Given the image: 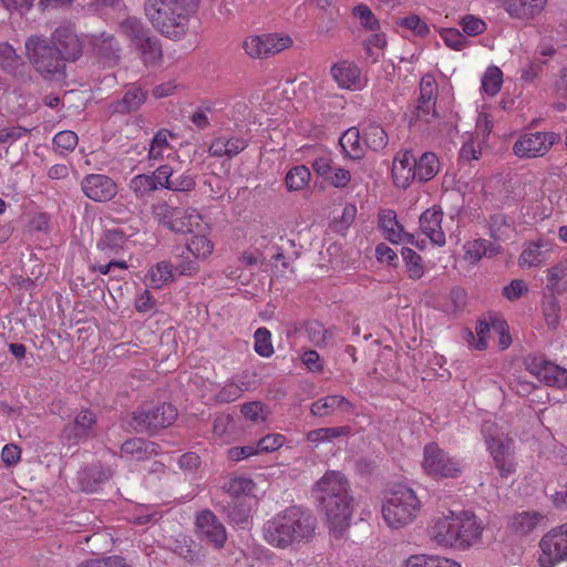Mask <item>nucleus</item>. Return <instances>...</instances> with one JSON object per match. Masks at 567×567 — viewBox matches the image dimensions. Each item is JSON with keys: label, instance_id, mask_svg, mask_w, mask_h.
<instances>
[{"label": "nucleus", "instance_id": "f257e3e1", "mask_svg": "<svg viewBox=\"0 0 567 567\" xmlns=\"http://www.w3.org/2000/svg\"><path fill=\"white\" fill-rule=\"evenodd\" d=\"M315 497L327 517L330 530L342 534L349 526L352 516V497L349 483L338 471H328L313 487Z\"/></svg>", "mask_w": 567, "mask_h": 567}, {"label": "nucleus", "instance_id": "f03ea898", "mask_svg": "<svg viewBox=\"0 0 567 567\" xmlns=\"http://www.w3.org/2000/svg\"><path fill=\"white\" fill-rule=\"evenodd\" d=\"M316 529L315 518L300 507H289L264 526L265 540L277 548H287L296 543L310 539Z\"/></svg>", "mask_w": 567, "mask_h": 567}, {"label": "nucleus", "instance_id": "7ed1b4c3", "mask_svg": "<svg viewBox=\"0 0 567 567\" xmlns=\"http://www.w3.org/2000/svg\"><path fill=\"white\" fill-rule=\"evenodd\" d=\"M193 0H146L145 14L163 35L177 40L185 35Z\"/></svg>", "mask_w": 567, "mask_h": 567}, {"label": "nucleus", "instance_id": "20e7f679", "mask_svg": "<svg viewBox=\"0 0 567 567\" xmlns=\"http://www.w3.org/2000/svg\"><path fill=\"white\" fill-rule=\"evenodd\" d=\"M481 433L499 476L507 478L513 475L517 465L514 440L492 421L483 422Z\"/></svg>", "mask_w": 567, "mask_h": 567}, {"label": "nucleus", "instance_id": "39448f33", "mask_svg": "<svg viewBox=\"0 0 567 567\" xmlns=\"http://www.w3.org/2000/svg\"><path fill=\"white\" fill-rule=\"evenodd\" d=\"M158 221L176 234L193 235L203 230H213L206 216L195 207H175L167 203L154 207Z\"/></svg>", "mask_w": 567, "mask_h": 567}, {"label": "nucleus", "instance_id": "423d86ee", "mask_svg": "<svg viewBox=\"0 0 567 567\" xmlns=\"http://www.w3.org/2000/svg\"><path fill=\"white\" fill-rule=\"evenodd\" d=\"M25 50L30 62L43 78L52 79L63 74L65 61L49 40L30 37L25 41Z\"/></svg>", "mask_w": 567, "mask_h": 567}, {"label": "nucleus", "instance_id": "0eeeda50", "mask_svg": "<svg viewBox=\"0 0 567 567\" xmlns=\"http://www.w3.org/2000/svg\"><path fill=\"white\" fill-rule=\"evenodd\" d=\"M128 248V236L121 229H107L103 233L97 240L96 249L101 258L107 259L106 264H94L93 270L101 275L110 274L114 268L126 270L128 265L125 260L116 259L117 256L123 255Z\"/></svg>", "mask_w": 567, "mask_h": 567}, {"label": "nucleus", "instance_id": "6e6552de", "mask_svg": "<svg viewBox=\"0 0 567 567\" xmlns=\"http://www.w3.org/2000/svg\"><path fill=\"white\" fill-rule=\"evenodd\" d=\"M177 417V410L172 404L155 406L143 404L133 412L131 426L137 431H154L169 426Z\"/></svg>", "mask_w": 567, "mask_h": 567}, {"label": "nucleus", "instance_id": "1a4fd4ad", "mask_svg": "<svg viewBox=\"0 0 567 567\" xmlns=\"http://www.w3.org/2000/svg\"><path fill=\"white\" fill-rule=\"evenodd\" d=\"M422 467L430 476L440 478H455L462 473L461 462L450 456L435 442L424 446Z\"/></svg>", "mask_w": 567, "mask_h": 567}, {"label": "nucleus", "instance_id": "9d476101", "mask_svg": "<svg viewBox=\"0 0 567 567\" xmlns=\"http://www.w3.org/2000/svg\"><path fill=\"white\" fill-rule=\"evenodd\" d=\"M421 509L415 492L404 484L392 487V529L411 524Z\"/></svg>", "mask_w": 567, "mask_h": 567}, {"label": "nucleus", "instance_id": "9b49d317", "mask_svg": "<svg viewBox=\"0 0 567 567\" xmlns=\"http://www.w3.org/2000/svg\"><path fill=\"white\" fill-rule=\"evenodd\" d=\"M213 230H203L186 239V250L193 259L184 260L178 265L176 271L181 276H194L199 271V262L206 261L210 258L215 249V243L212 238Z\"/></svg>", "mask_w": 567, "mask_h": 567}, {"label": "nucleus", "instance_id": "f8f14e48", "mask_svg": "<svg viewBox=\"0 0 567 567\" xmlns=\"http://www.w3.org/2000/svg\"><path fill=\"white\" fill-rule=\"evenodd\" d=\"M292 43V39L285 33L250 34L245 38L243 48L251 59H264L280 53Z\"/></svg>", "mask_w": 567, "mask_h": 567}, {"label": "nucleus", "instance_id": "ddd939ff", "mask_svg": "<svg viewBox=\"0 0 567 567\" xmlns=\"http://www.w3.org/2000/svg\"><path fill=\"white\" fill-rule=\"evenodd\" d=\"M558 141L559 136L553 132H528L519 135L513 152L520 159L543 157Z\"/></svg>", "mask_w": 567, "mask_h": 567}, {"label": "nucleus", "instance_id": "4468645a", "mask_svg": "<svg viewBox=\"0 0 567 567\" xmlns=\"http://www.w3.org/2000/svg\"><path fill=\"white\" fill-rule=\"evenodd\" d=\"M538 563L540 567H555L567 559V523L553 528L545 534L540 542Z\"/></svg>", "mask_w": 567, "mask_h": 567}, {"label": "nucleus", "instance_id": "2eb2a0df", "mask_svg": "<svg viewBox=\"0 0 567 567\" xmlns=\"http://www.w3.org/2000/svg\"><path fill=\"white\" fill-rule=\"evenodd\" d=\"M455 525L456 549L466 550L480 543L484 526L474 513L468 511L456 513Z\"/></svg>", "mask_w": 567, "mask_h": 567}, {"label": "nucleus", "instance_id": "dca6fc26", "mask_svg": "<svg viewBox=\"0 0 567 567\" xmlns=\"http://www.w3.org/2000/svg\"><path fill=\"white\" fill-rule=\"evenodd\" d=\"M526 368L546 385L567 389V370L546 360L544 357H528L526 359Z\"/></svg>", "mask_w": 567, "mask_h": 567}, {"label": "nucleus", "instance_id": "f3484780", "mask_svg": "<svg viewBox=\"0 0 567 567\" xmlns=\"http://www.w3.org/2000/svg\"><path fill=\"white\" fill-rule=\"evenodd\" d=\"M199 537L216 548L224 547L227 540L226 528L217 516L209 509L199 512L195 520Z\"/></svg>", "mask_w": 567, "mask_h": 567}, {"label": "nucleus", "instance_id": "a211bd4d", "mask_svg": "<svg viewBox=\"0 0 567 567\" xmlns=\"http://www.w3.org/2000/svg\"><path fill=\"white\" fill-rule=\"evenodd\" d=\"M330 72L338 86L343 90L361 91L368 84V79L361 69L348 60L336 62Z\"/></svg>", "mask_w": 567, "mask_h": 567}, {"label": "nucleus", "instance_id": "6ab92c4d", "mask_svg": "<svg viewBox=\"0 0 567 567\" xmlns=\"http://www.w3.org/2000/svg\"><path fill=\"white\" fill-rule=\"evenodd\" d=\"M84 195L94 202H109L117 194L116 183L103 174H89L81 182Z\"/></svg>", "mask_w": 567, "mask_h": 567}, {"label": "nucleus", "instance_id": "aec40b11", "mask_svg": "<svg viewBox=\"0 0 567 567\" xmlns=\"http://www.w3.org/2000/svg\"><path fill=\"white\" fill-rule=\"evenodd\" d=\"M455 520L456 513L454 512L434 517L427 527V534L431 540L439 546L456 549L457 534H455Z\"/></svg>", "mask_w": 567, "mask_h": 567}, {"label": "nucleus", "instance_id": "412c9836", "mask_svg": "<svg viewBox=\"0 0 567 567\" xmlns=\"http://www.w3.org/2000/svg\"><path fill=\"white\" fill-rule=\"evenodd\" d=\"M52 43L64 61H75L82 53V44L71 27H59L52 34Z\"/></svg>", "mask_w": 567, "mask_h": 567}, {"label": "nucleus", "instance_id": "4be33fe9", "mask_svg": "<svg viewBox=\"0 0 567 567\" xmlns=\"http://www.w3.org/2000/svg\"><path fill=\"white\" fill-rule=\"evenodd\" d=\"M517 20L528 21L537 17L545 8L547 0H489Z\"/></svg>", "mask_w": 567, "mask_h": 567}, {"label": "nucleus", "instance_id": "5701e85b", "mask_svg": "<svg viewBox=\"0 0 567 567\" xmlns=\"http://www.w3.org/2000/svg\"><path fill=\"white\" fill-rule=\"evenodd\" d=\"M147 99V91L140 83H131L125 86L122 99L113 101L109 105L111 113L128 114L140 110Z\"/></svg>", "mask_w": 567, "mask_h": 567}, {"label": "nucleus", "instance_id": "b1692460", "mask_svg": "<svg viewBox=\"0 0 567 567\" xmlns=\"http://www.w3.org/2000/svg\"><path fill=\"white\" fill-rule=\"evenodd\" d=\"M415 157L410 151L398 152L392 161V182L406 188L415 179Z\"/></svg>", "mask_w": 567, "mask_h": 567}, {"label": "nucleus", "instance_id": "393cba45", "mask_svg": "<svg viewBox=\"0 0 567 567\" xmlns=\"http://www.w3.org/2000/svg\"><path fill=\"white\" fill-rule=\"evenodd\" d=\"M443 212L440 207L433 206L420 216V228L422 233L437 246L446 243L445 233L442 228Z\"/></svg>", "mask_w": 567, "mask_h": 567}, {"label": "nucleus", "instance_id": "a878e982", "mask_svg": "<svg viewBox=\"0 0 567 567\" xmlns=\"http://www.w3.org/2000/svg\"><path fill=\"white\" fill-rule=\"evenodd\" d=\"M95 422L96 417L94 413L89 409H83L76 414L74 423L63 429L62 437L69 443H78L80 440L90 435Z\"/></svg>", "mask_w": 567, "mask_h": 567}, {"label": "nucleus", "instance_id": "bb28decb", "mask_svg": "<svg viewBox=\"0 0 567 567\" xmlns=\"http://www.w3.org/2000/svg\"><path fill=\"white\" fill-rule=\"evenodd\" d=\"M353 409L352 403L342 395H327L311 404V414L315 416H330L334 413H349Z\"/></svg>", "mask_w": 567, "mask_h": 567}, {"label": "nucleus", "instance_id": "cd10ccee", "mask_svg": "<svg viewBox=\"0 0 567 567\" xmlns=\"http://www.w3.org/2000/svg\"><path fill=\"white\" fill-rule=\"evenodd\" d=\"M464 260L470 265H476L483 257H494L502 251V247L497 243H491L486 239L478 238L468 240L463 245Z\"/></svg>", "mask_w": 567, "mask_h": 567}, {"label": "nucleus", "instance_id": "c85d7f7f", "mask_svg": "<svg viewBox=\"0 0 567 567\" xmlns=\"http://www.w3.org/2000/svg\"><path fill=\"white\" fill-rule=\"evenodd\" d=\"M248 146L241 136L220 135L214 138L208 147L209 155L215 157H234Z\"/></svg>", "mask_w": 567, "mask_h": 567}, {"label": "nucleus", "instance_id": "c756f323", "mask_svg": "<svg viewBox=\"0 0 567 567\" xmlns=\"http://www.w3.org/2000/svg\"><path fill=\"white\" fill-rule=\"evenodd\" d=\"M175 140H177V134L166 128L157 131L150 144L148 159L163 161L175 154L174 146L171 144Z\"/></svg>", "mask_w": 567, "mask_h": 567}, {"label": "nucleus", "instance_id": "7c9ffc66", "mask_svg": "<svg viewBox=\"0 0 567 567\" xmlns=\"http://www.w3.org/2000/svg\"><path fill=\"white\" fill-rule=\"evenodd\" d=\"M157 445L141 437L125 441L121 446V455L127 460L144 461L157 454Z\"/></svg>", "mask_w": 567, "mask_h": 567}, {"label": "nucleus", "instance_id": "2f4dec72", "mask_svg": "<svg viewBox=\"0 0 567 567\" xmlns=\"http://www.w3.org/2000/svg\"><path fill=\"white\" fill-rule=\"evenodd\" d=\"M175 279L173 265L168 261H159L152 266L145 276V282L152 289H162Z\"/></svg>", "mask_w": 567, "mask_h": 567}, {"label": "nucleus", "instance_id": "473e14b6", "mask_svg": "<svg viewBox=\"0 0 567 567\" xmlns=\"http://www.w3.org/2000/svg\"><path fill=\"white\" fill-rule=\"evenodd\" d=\"M546 287L554 293L567 291V259H563L546 270Z\"/></svg>", "mask_w": 567, "mask_h": 567}, {"label": "nucleus", "instance_id": "72a5a7b5", "mask_svg": "<svg viewBox=\"0 0 567 567\" xmlns=\"http://www.w3.org/2000/svg\"><path fill=\"white\" fill-rule=\"evenodd\" d=\"M344 155L351 159H360L364 155V143L357 127L347 130L339 140Z\"/></svg>", "mask_w": 567, "mask_h": 567}, {"label": "nucleus", "instance_id": "f704fd0d", "mask_svg": "<svg viewBox=\"0 0 567 567\" xmlns=\"http://www.w3.org/2000/svg\"><path fill=\"white\" fill-rule=\"evenodd\" d=\"M145 65H157L163 58V50L159 40L155 37L141 39L135 45Z\"/></svg>", "mask_w": 567, "mask_h": 567}, {"label": "nucleus", "instance_id": "c9c22d12", "mask_svg": "<svg viewBox=\"0 0 567 567\" xmlns=\"http://www.w3.org/2000/svg\"><path fill=\"white\" fill-rule=\"evenodd\" d=\"M544 519V515L538 512H522L512 516L509 520L511 528L520 535L533 532Z\"/></svg>", "mask_w": 567, "mask_h": 567}, {"label": "nucleus", "instance_id": "e433bc0d", "mask_svg": "<svg viewBox=\"0 0 567 567\" xmlns=\"http://www.w3.org/2000/svg\"><path fill=\"white\" fill-rule=\"evenodd\" d=\"M93 44L96 54L106 60L109 64H115L118 61V44L113 35L101 33L93 37Z\"/></svg>", "mask_w": 567, "mask_h": 567}, {"label": "nucleus", "instance_id": "4c0bfd02", "mask_svg": "<svg viewBox=\"0 0 567 567\" xmlns=\"http://www.w3.org/2000/svg\"><path fill=\"white\" fill-rule=\"evenodd\" d=\"M351 432L349 426L320 427L307 432L306 440L315 447L322 443L332 442L334 439L346 436Z\"/></svg>", "mask_w": 567, "mask_h": 567}, {"label": "nucleus", "instance_id": "58836bf2", "mask_svg": "<svg viewBox=\"0 0 567 567\" xmlns=\"http://www.w3.org/2000/svg\"><path fill=\"white\" fill-rule=\"evenodd\" d=\"M414 169L415 179H419L420 182L431 181L440 169L437 156L432 152L424 153L419 161L415 159Z\"/></svg>", "mask_w": 567, "mask_h": 567}, {"label": "nucleus", "instance_id": "ea45409f", "mask_svg": "<svg viewBox=\"0 0 567 567\" xmlns=\"http://www.w3.org/2000/svg\"><path fill=\"white\" fill-rule=\"evenodd\" d=\"M404 567H461L453 560L435 555H412L403 563Z\"/></svg>", "mask_w": 567, "mask_h": 567}, {"label": "nucleus", "instance_id": "a19ab883", "mask_svg": "<svg viewBox=\"0 0 567 567\" xmlns=\"http://www.w3.org/2000/svg\"><path fill=\"white\" fill-rule=\"evenodd\" d=\"M310 178V169L305 165H297L288 171L285 183L289 192H300L309 185Z\"/></svg>", "mask_w": 567, "mask_h": 567}, {"label": "nucleus", "instance_id": "79ce46f5", "mask_svg": "<svg viewBox=\"0 0 567 567\" xmlns=\"http://www.w3.org/2000/svg\"><path fill=\"white\" fill-rule=\"evenodd\" d=\"M255 487L254 481L246 476L231 477L224 485L225 491L235 499L251 495Z\"/></svg>", "mask_w": 567, "mask_h": 567}, {"label": "nucleus", "instance_id": "37998d69", "mask_svg": "<svg viewBox=\"0 0 567 567\" xmlns=\"http://www.w3.org/2000/svg\"><path fill=\"white\" fill-rule=\"evenodd\" d=\"M404 261L405 270L409 278L417 280L424 275V265L422 257L409 247H402L400 250Z\"/></svg>", "mask_w": 567, "mask_h": 567}, {"label": "nucleus", "instance_id": "c03bdc74", "mask_svg": "<svg viewBox=\"0 0 567 567\" xmlns=\"http://www.w3.org/2000/svg\"><path fill=\"white\" fill-rule=\"evenodd\" d=\"M352 17L367 31L377 32L380 29V22L372 10L364 3L352 8Z\"/></svg>", "mask_w": 567, "mask_h": 567}, {"label": "nucleus", "instance_id": "a18cd8bd", "mask_svg": "<svg viewBox=\"0 0 567 567\" xmlns=\"http://www.w3.org/2000/svg\"><path fill=\"white\" fill-rule=\"evenodd\" d=\"M130 189L138 198H144L157 189V184L152 175L140 174L130 181Z\"/></svg>", "mask_w": 567, "mask_h": 567}, {"label": "nucleus", "instance_id": "49530a36", "mask_svg": "<svg viewBox=\"0 0 567 567\" xmlns=\"http://www.w3.org/2000/svg\"><path fill=\"white\" fill-rule=\"evenodd\" d=\"M241 414L254 423L265 422L270 415L269 408L260 401H251L240 406Z\"/></svg>", "mask_w": 567, "mask_h": 567}, {"label": "nucleus", "instance_id": "de8ad7c7", "mask_svg": "<svg viewBox=\"0 0 567 567\" xmlns=\"http://www.w3.org/2000/svg\"><path fill=\"white\" fill-rule=\"evenodd\" d=\"M364 144L373 151L385 147L388 144L386 132L380 125H369L364 128Z\"/></svg>", "mask_w": 567, "mask_h": 567}, {"label": "nucleus", "instance_id": "09e8293b", "mask_svg": "<svg viewBox=\"0 0 567 567\" xmlns=\"http://www.w3.org/2000/svg\"><path fill=\"white\" fill-rule=\"evenodd\" d=\"M388 40L384 33H374L364 41V50L372 62H378L384 55Z\"/></svg>", "mask_w": 567, "mask_h": 567}, {"label": "nucleus", "instance_id": "8fccbe9b", "mask_svg": "<svg viewBox=\"0 0 567 567\" xmlns=\"http://www.w3.org/2000/svg\"><path fill=\"white\" fill-rule=\"evenodd\" d=\"M21 64V58L13 47L8 43H0V68L7 73H16Z\"/></svg>", "mask_w": 567, "mask_h": 567}, {"label": "nucleus", "instance_id": "3c124183", "mask_svg": "<svg viewBox=\"0 0 567 567\" xmlns=\"http://www.w3.org/2000/svg\"><path fill=\"white\" fill-rule=\"evenodd\" d=\"M542 247L544 245L538 243H533L528 247H526L519 256V265L522 267H538L545 261V254L542 251Z\"/></svg>", "mask_w": 567, "mask_h": 567}, {"label": "nucleus", "instance_id": "603ef678", "mask_svg": "<svg viewBox=\"0 0 567 567\" xmlns=\"http://www.w3.org/2000/svg\"><path fill=\"white\" fill-rule=\"evenodd\" d=\"M502 82V71L497 66H491L482 78V89L486 94L494 96L499 92Z\"/></svg>", "mask_w": 567, "mask_h": 567}, {"label": "nucleus", "instance_id": "864d4df0", "mask_svg": "<svg viewBox=\"0 0 567 567\" xmlns=\"http://www.w3.org/2000/svg\"><path fill=\"white\" fill-rule=\"evenodd\" d=\"M496 320H502V318L496 315H489L488 318L478 320L476 326L477 341L474 344L475 349L485 350L487 348V336L491 331H494V323Z\"/></svg>", "mask_w": 567, "mask_h": 567}, {"label": "nucleus", "instance_id": "5fc2aeb1", "mask_svg": "<svg viewBox=\"0 0 567 567\" xmlns=\"http://www.w3.org/2000/svg\"><path fill=\"white\" fill-rule=\"evenodd\" d=\"M256 353L260 357L269 358L274 354L271 333L267 328H258L254 334Z\"/></svg>", "mask_w": 567, "mask_h": 567}, {"label": "nucleus", "instance_id": "6e6d98bb", "mask_svg": "<svg viewBox=\"0 0 567 567\" xmlns=\"http://www.w3.org/2000/svg\"><path fill=\"white\" fill-rule=\"evenodd\" d=\"M436 102H425L417 101V106L415 107L413 114L409 116L404 114V118L408 121V125L411 126L416 120H424L426 123L430 122L431 117H436Z\"/></svg>", "mask_w": 567, "mask_h": 567}, {"label": "nucleus", "instance_id": "4d7b16f0", "mask_svg": "<svg viewBox=\"0 0 567 567\" xmlns=\"http://www.w3.org/2000/svg\"><path fill=\"white\" fill-rule=\"evenodd\" d=\"M121 32L132 40L134 45L146 38L143 23L136 18H127L120 24Z\"/></svg>", "mask_w": 567, "mask_h": 567}, {"label": "nucleus", "instance_id": "13d9d810", "mask_svg": "<svg viewBox=\"0 0 567 567\" xmlns=\"http://www.w3.org/2000/svg\"><path fill=\"white\" fill-rule=\"evenodd\" d=\"M489 236L494 241H504L508 238L511 229L503 214H495L489 218Z\"/></svg>", "mask_w": 567, "mask_h": 567}, {"label": "nucleus", "instance_id": "bf43d9fd", "mask_svg": "<svg viewBox=\"0 0 567 567\" xmlns=\"http://www.w3.org/2000/svg\"><path fill=\"white\" fill-rule=\"evenodd\" d=\"M395 24L411 31L417 37H425L430 32L427 24L415 14L401 18L395 22Z\"/></svg>", "mask_w": 567, "mask_h": 567}, {"label": "nucleus", "instance_id": "052dcab7", "mask_svg": "<svg viewBox=\"0 0 567 567\" xmlns=\"http://www.w3.org/2000/svg\"><path fill=\"white\" fill-rule=\"evenodd\" d=\"M286 436L280 433H271L261 437L256 447L258 453H270L279 450L286 443Z\"/></svg>", "mask_w": 567, "mask_h": 567}, {"label": "nucleus", "instance_id": "680f3d73", "mask_svg": "<svg viewBox=\"0 0 567 567\" xmlns=\"http://www.w3.org/2000/svg\"><path fill=\"white\" fill-rule=\"evenodd\" d=\"M437 84L433 75L425 74L420 82V96L417 101L436 102Z\"/></svg>", "mask_w": 567, "mask_h": 567}, {"label": "nucleus", "instance_id": "e2e57ef3", "mask_svg": "<svg viewBox=\"0 0 567 567\" xmlns=\"http://www.w3.org/2000/svg\"><path fill=\"white\" fill-rule=\"evenodd\" d=\"M460 24L463 32L470 37H476L486 30V23L482 19L472 14L465 16L461 20Z\"/></svg>", "mask_w": 567, "mask_h": 567}, {"label": "nucleus", "instance_id": "0e129e2a", "mask_svg": "<svg viewBox=\"0 0 567 567\" xmlns=\"http://www.w3.org/2000/svg\"><path fill=\"white\" fill-rule=\"evenodd\" d=\"M214 111L212 103H203L190 116L192 123L198 130H205L210 125L208 113Z\"/></svg>", "mask_w": 567, "mask_h": 567}, {"label": "nucleus", "instance_id": "69168bd1", "mask_svg": "<svg viewBox=\"0 0 567 567\" xmlns=\"http://www.w3.org/2000/svg\"><path fill=\"white\" fill-rule=\"evenodd\" d=\"M134 307L140 313H150L156 309V300L153 295L145 289L136 296Z\"/></svg>", "mask_w": 567, "mask_h": 567}, {"label": "nucleus", "instance_id": "338daca9", "mask_svg": "<svg viewBox=\"0 0 567 567\" xmlns=\"http://www.w3.org/2000/svg\"><path fill=\"white\" fill-rule=\"evenodd\" d=\"M78 135L72 131H62L53 137V144L62 151H72L78 145Z\"/></svg>", "mask_w": 567, "mask_h": 567}, {"label": "nucleus", "instance_id": "774afa93", "mask_svg": "<svg viewBox=\"0 0 567 567\" xmlns=\"http://www.w3.org/2000/svg\"><path fill=\"white\" fill-rule=\"evenodd\" d=\"M80 567H131L126 561L118 556H112L104 559L89 560Z\"/></svg>", "mask_w": 567, "mask_h": 567}]
</instances>
